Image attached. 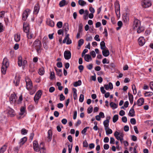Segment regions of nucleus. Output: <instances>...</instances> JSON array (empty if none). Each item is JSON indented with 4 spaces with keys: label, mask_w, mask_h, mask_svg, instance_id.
<instances>
[{
    "label": "nucleus",
    "mask_w": 153,
    "mask_h": 153,
    "mask_svg": "<svg viewBox=\"0 0 153 153\" xmlns=\"http://www.w3.org/2000/svg\"><path fill=\"white\" fill-rule=\"evenodd\" d=\"M44 143L42 142L40 144V147H39L38 142L37 141L35 140L33 142V149L36 152H39L40 150H41L40 152H42V150H43V153H45V148L44 147Z\"/></svg>",
    "instance_id": "f257e3e1"
},
{
    "label": "nucleus",
    "mask_w": 153,
    "mask_h": 153,
    "mask_svg": "<svg viewBox=\"0 0 153 153\" xmlns=\"http://www.w3.org/2000/svg\"><path fill=\"white\" fill-rule=\"evenodd\" d=\"M33 46L36 50L37 52L39 53L41 50V44L39 40H36L33 43Z\"/></svg>",
    "instance_id": "f03ea898"
},
{
    "label": "nucleus",
    "mask_w": 153,
    "mask_h": 153,
    "mask_svg": "<svg viewBox=\"0 0 153 153\" xmlns=\"http://www.w3.org/2000/svg\"><path fill=\"white\" fill-rule=\"evenodd\" d=\"M142 7L145 8L149 7L152 5V3L149 0H143L141 1Z\"/></svg>",
    "instance_id": "7ed1b4c3"
},
{
    "label": "nucleus",
    "mask_w": 153,
    "mask_h": 153,
    "mask_svg": "<svg viewBox=\"0 0 153 153\" xmlns=\"http://www.w3.org/2000/svg\"><path fill=\"white\" fill-rule=\"evenodd\" d=\"M25 82L27 89L28 90H31L33 87V85L30 79L27 77L25 79Z\"/></svg>",
    "instance_id": "20e7f679"
},
{
    "label": "nucleus",
    "mask_w": 153,
    "mask_h": 153,
    "mask_svg": "<svg viewBox=\"0 0 153 153\" xmlns=\"http://www.w3.org/2000/svg\"><path fill=\"white\" fill-rule=\"evenodd\" d=\"M30 11V10L29 9H27L24 11L22 15V19L23 20H26Z\"/></svg>",
    "instance_id": "39448f33"
},
{
    "label": "nucleus",
    "mask_w": 153,
    "mask_h": 153,
    "mask_svg": "<svg viewBox=\"0 0 153 153\" xmlns=\"http://www.w3.org/2000/svg\"><path fill=\"white\" fill-rule=\"evenodd\" d=\"M42 94V91L39 90L36 93L34 97V100L37 103L39 100Z\"/></svg>",
    "instance_id": "423d86ee"
},
{
    "label": "nucleus",
    "mask_w": 153,
    "mask_h": 153,
    "mask_svg": "<svg viewBox=\"0 0 153 153\" xmlns=\"http://www.w3.org/2000/svg\"><path fill=\"white\" fill-rule=\"evenodd\" d=\"M140 26V22L139 20L137 19H135L133 22V29H135L136 28Z\"/></svg>",
    "instance_id": "0eeeda50"
},
{
    "label": "nucleus",
    "mask_w": 153,
    "mask_h": 153,
    "mask_svg": "<svg viewBox=\"0 0 153 153\" xmlns=\"http://www.w3.org/2000/svg\"><path fill=\"white\" fill-rule=\"evenodd\" d=\"M114 136L118 140H120L121 138H123L124 134L122 133H120L117 131H116L114 133Z\"/></svg>",
    "instance_id": "6e6552de"
},
{
    "label": "nucleus",
    "mask_w": 153,
    "mask_h": 153,
    "mask_svg": "<svg viewBox=\"0 0 153 153\" xmlns=\"http://www.w3.org/2000/svg\"><path fill=\"white\" fill-rule=\"evenodd\" d=\"M138 42L139 45L140 46H142L144 44L145 40L143 37L141 36L139 38Z\"/></svg>",
    "instance_id": "1a4fd4ad"
},
{
    "label": "nucleus",
    "mask_w": 153,
    "mask_h": 153,
    "mask_svg": "<svg viewBox=\"0 0 153 153\" xmlns=\"http://www.w3.org/2000/svg\"><path fill=\"white\" fill-rule=\"evenodd\" d=\"M20 80V78L19 76H16L15 77V79L14 80L13 83L16 86L19 85Z\"/></svg>",
    "instance_id": "9d476101"
},
{
    "label": "nucleus",
    "mask_w": 153,
    "mask_h": 153,
    "mask_svg": "<svg viewBox=\"0 0 153 153\" xmlns=\"http://www.w3.org/2000/svg\"><path fill=\"white\" fill-rule=\"evenodd\" d=\"M23 28V30L24 32L27 33H29V27L27 24L24 23Z\"/></svg>",
    "instance_id": "9b49d317"
},
{
    "label": "nucleus",
    "mask_w": 153,
    "mask_h": 153,
    "mask_svg": "<svg viewBox=\"0 0 153 153\" xmlns=\"http://www.w3.org/2000/svg\"><path fill=\"white\" fill-rule=\"evenodd\" d=\"M48 39V38L46 37H44L43 39L42 42L43 47L46 50H47L48 48V46L46 44V40Z\"/></svg>",
    "instance_id": "f8f14e48"
},
{
    "label": "nucleus",
    "mask_w": 153,
    "mask_h": 153,
    "mask_svg": "<svg viewBox=\"0 0 153 153\" xmlns=\"http://www.w3.org/2000/svg\"><path fill=\"white\" fill-rule=\"evenodd\" d=\"M16 95L15 94H11L10 97V100L11 103H13L14 101V102L16 101Z\"/></svg>",
    "instance_id": "ddd939ff"
},
{
    "label": "nucleus",
    "mask_w": 153,
    "mask_h": 153,
    "mask_svg": "<svg viewBox=\"0 0 153 153\" xmlns=\"http://www.w3.org/2000/svg\"><path fill=\"white\" fill-rule=\"evenodd\" d=\"M3 64L4 65L3 66L6 67V68L8 67L9 65V62L7 58H4L3 60Z\"/></svg>",
    "instance_id": "4468645a"
},
{
    "label": "nucleus",
    "mask_w": 153,
    "mask_h": 153,
    "mask_svg": "<svg viewBox=\"0 0 153 153\" xmlns=\"http://www.w3.org/2000/svg\"><path fill=\"white\" fill-rule=\"evenodd\" d=\"M39 10V7L38 4H36L35 6L34 10V13L36 14L38 13Z\"/></svg>",
    "instance_id": "2eb2a0df"
},
{
    "label": "nucleus",
    "mask_w": 153,
    "mask_h": 153,
    "mask_svg": "<svg viewBox=\"0 0 153 153\" xmlns=\"http://www.w3.org/2000/svg\"><path fill=\"white\" fill-rule=\"evenodd\" d=\"M48 136L47 138L48 139V142H50L52 139V131L51 130H49L48 132Z\"/></svg>",
    "instance_id": "dca6fc26"
},
{
    "label": "nucleus",
    "mask_w": 153,
    "mask_h": 153,
    "mask_svg": "<svg viewBox=\"0 0 153 153\" xmlns=\"http://www.w3.org/2000/svg\"><path fill=\"white\" fill-rule=\"evenodd\" d=\"M102 53L103 56L105 57L108 56L109 54V51L108 49L103 50Z\"/></svg>",
    "instance_id": "f3484780"
},
{
    "label": "nucleus",
    "mask_w": 153,
    "mask_h": 153,
    "mask_svg": "<svg viewBox=\"0 0 153 153\" xmlns=\"http://www.w3.org/2000/svg\"><path fill=\"white\" fill-rule=\"evenodd\" d=\"M144 102V99L142 98H139L137 101V104L138 106L142 105Z\"/></svg>",
    "instance_id": "a211bd4d"
},
{
    "label": "nucleus",
    "mask_w": 153,
    "mask_h": 153,
    "mask_svg": "<svg viewBox=\"0 0 153 153\" xmlns=\"http://www.w3.org/2000/svg\"><path fill=\"white\" fill-rule=\"evenodd\" d=\"M64 57H71V53L69 51H66L64 52Z\"/></svg>",
    "instance_id": "6ab92c4d"
},
{
    "label": "nucleus",
    "mask_w": 153,
    "mask_h": 153,
    "mask_svg": "<svg viewBox=\"0 0 153 153\" xmlns=\"http://www.w3.org/2000/svg\"><path fill=\"white\" fill-rule=\"evenodd\" d=\"M63 28H64L65 30V34H67L68 31L69 30V25L68 23H64L63 26Z\"/></svg>",
    "instance_id": "aec40b11"
},
{
    "label": "nucleus",
    "mask_w": 153,
    "mask_h": 153,
    "mask_svg": "<svg viewBox=\"0 0 153 153\" xmlns=\"http://www.w3.org/2000/svg\"><path fill=\"white\" fill-rule=\"evenodd\" d=\"M7 146L6 144L4 145L0 149V153H4L6 150Z\"/></svg>",
    "instance_id": "412c9836"
},
{
    "label": "nucleus",
    "mask_w": 153,
    "mask_h": 153,
    "mask_svg": "<svg viewBox=\"0 0 153 153\" xmlns=\"http://www.w3.org/2000/svg\"><path fill=\"white\" fill-rule=\"evenodd\" d=\"M7 146L6 144L4 145L0 149V153H4L6 150Z\"/></svg>",
    "instance_id": "4be33fe9"
},
{
    "label": "nucleus",
    "mask_w": 153,
    "mask_h": 153,
    "mask_svg": "<svg viewBox=\"0 0 153 153\" xmlns=\"http://www.w3.org/2000/svg\"><path fill=\"white\" fill-rule=\"evenodd\" d=\"M8 113L11 117L13 116L15 114L14 110L11 108H9L8 110Z\"/></svg>",
    "instance_id": "5701e85b"
},
{
    "label": "nucleus",
    "mask_w": 153,
    "mask_h": 153,
    "mask_svg": "<svg viewBox=\"0 0 153 153\" xmlns=\"http://www.w3.org/2000/svg\"><path fill=\"white\" fill-rule=\"evenodd\" d=\"M54 69L56 71L57 74L59 76H61L62 74L61 69H58L56 67H55Z\"/></svg>",
    "instance_id": "b1692460"
},
{
    "label": "nucleus",
    "mask_w": 153,
    "mask_h": 153,
    "mask_svg": "<svg viewBox=\"0 0 153 153\" xmlns=\"http://www.w3.org/2000/svg\"><path fill=\"white\" fill-rule=\"evenodd\" d=\"M134 112L133 107H132L128 113V115L131 117H133L134 116Z\"/></svg>",
    "instance_id": "393cba45"
},
{
    "label": "nucleus",
    "mask_w": 153,
    "mask_h": 153,
    "mask_svg": "<svg viewBox=\"0 0 153 153\" xmlns=\"http://www.w3.org/2000/svg\"><path fill=\"white\" fill-rule=\"evenodd\" d=\"M46 23L48 25L51 27H53L54 25V22L51 20L50 19L49 20H48Z\"/></svg>",
    "instance_id": "a878e982"
},
{
    "label": "nucleus",
    "mask_w": 153,
    "mask_h": 153,
    "mask_svg": "<svg viewBox=\"0 0 153 153\" xmlns=\"http://www.w3.org/2000/svg\"><path fill=\"white\" fill-rule=\"evenodd\" d=\"M128 18L126 14H124L123 16V20L125 23H127L128 21Z\"/></svg>",
    "instance_id": "bb28decb"
},
{
    "label": "nucleus",
    "mask_w": 153,
    "mask_h": 153,
    "mask_svg": "<svg viewBox=\"0 0 153 153\" xmlns=\"http://www.w3.org/2000/svg\"><path fill=\"white\" fill-rule=\"evenodd\" d=\"M101 49L103 50L106 49V48L105 45V43L104 41L101 42L100 43Z\"/></svg>",
    "instance_id": "cd10ccee"
},
{
    "label": "nucleus",
    "mask_w": 153,
    "mask_h": 153,
    "mask_svg": "<svg viewBox=\"0 0 153 153\" xmlns=\"http://www.w3.org/2000/svg\"><path fill=\"white\" fill-rule=\"evenodd\" d=\"M106 134L107 135L111 134L112 133V131L111 129L109 128V127L105 128Z\"/></svg>",
    "instance_id": "c85d7f7f"
},
{
    "label": "nucleus",
    "mask_w": 153,
    "mask_h": 153,
    "mask_svg": "<svg viewBox=\"0 0 153 153\" xmlns=\"http://www.w3.org/2000/svg\"><path fill=\"white\" fill-rule=\"evenodd\" d=\"M20 34H16L15 35L14 39L15 41L16 42H18L20 40Z\"/></svg>",
    "instance_id": "c756f323"
},
{
    "label": "nucleus",
    "mask_w": 153,
    "mask_h": 153,
    "mask_svg": "<svg viewBox=\"0 0 153 153\" xmlns=\"http://www.w3.org/2000/svg\"><path fill=\"white\" fill-rule=\"evenodd\" d=\"M27 138L26 137L22 138L20 140V145H23L27 141Z\"/></svg>",
    "instance_id": "7c9ffc66"
},
{
    "label": "nucleus",
    "mask_w": 153,
    "mask_h": 153,
    "mask_svg": "<svg viewBox=\"0 0 153 153\" xmlns=\"http://www.w3.org/2000/svg\"><path fill=\"white\" fill-rule=\"evenodd\" d=\"M115 12L116 13H117V12L120 11V6L119 4L117 3L115 5ZM120 12H119V13Z\"/></svg>",
    "instance_id": "2f4dec72"
},
{
    "label": "nucleus",
    "mask_w": 153,
    "mask_h": 153,
    "mask_svg": "<svg viewBox=\"0 0 153 153\" xmlns=\"http://www.w3.org/2000/svg\"><path fill=\"white\" fill-rule=\"evenodd\" d=\"M110 105L111 107L113 109H114L117 108V105L113 102H111L110 103Z\"/></svg>",
    "instance_id": "473e14b6"
},
{
    "label": "nucleus",
    "mask_w": 153,
    "mask_h": 153,
    "mask_svg": "<svg viewBox=\"0 0 153 153\" xmlns=\"http://www.w3.org/2000/svg\"><path fill=\"white\" fill-rule=\"evenodd\" d=\"M45 73L44 68L43 67H41L39 69L38 71V73L41 75H43Z\"/></svg>",
    "instance_id": "72a5a7b5"
},
{
    "label": "nucleus",
    "mask_w": 153,
    "mask_h": 153,
    "mask_svg": "<svg viewBox=\"0 0 153 153\" xmlns=\"http://www.w3.org/2000/svg\"><path fill=\"white\" fill-rule=\"evenodd\" d=\"M137 32L138 33H140L143 32L144 30V28L142 26H140V27H137Z\"/></svg>",
    "instance_id": "f704fd0d"
},
{
    "label": "nucleus",
    "mask_w": 153,
    "mask_h": 153,
    "mask_svg": "<svg viewBox=\"0 0 153 153\" xmlns=\"http://www.w3.org/2000/svg\"><path fill=\"white\" fill-rule=\"evenodd\" d=\"M78 2L79 5L82 6H84L86 4V3L83 0H79Z\"/></svg>",
    "instance_id": "c9c22d12"
},
{
    "label": "nucleus",
    "mask_w": 153,
    "mask_h": 153,
    "mask_svg": "<svg viewBox=\"0 0 153 153\" xmlns=\"http://www.w3.org/2000/svg\"><path fill=\"white\" fill-rule=\"evenodd\" d=\"M109 121L108 120H105L103 122V124L105 127V128H108L109 126Z\"/></svg>",
    "instance_id": "e433bc0d"
},
{
    "label": "nucleus",
    "mask_w": 153,
    "mask_h": 153,
    "mask_svg": "<svg viewBox=\"0 0 153 153\" xmlns=\"http://www.w3.org/2000/svg\"><path fill=\"white\" fill-rule=\"evenodd\" d=\"M73 91L74 98V100H75L77 97L76 90L75 88H73Z\"/></svg>",
    "instance_id": "4c0bfd02"
},
{
    "label": "nucleus",
    "mask_w": 153,
    "mask_h": 153,
    "mask_svg": "<svg viewBox=\"0 0 153 153\" xmlns=\"http://www.w3.org/2000/svg\"><path fill=\"white\" fill-rule=\"evenodd\" d=\"M82 82L80 80H79L77 82H75L74 84V87H77L78 86H79L81 85Z\"/></svg>",
    "instance_id": "58836bf2"
},
{
    "label": "nucleus",
    "mask_w": 153,
    "mask_h": 153,
    "mask_svg": "<svg viewBox=\"0 0 153 153\" xmlns=\"http://www.w3.org/2000/svg\"><path fill=\"white\" fill-rule=\"evenodd\" d=\"M25 111V107H22L20 109V115H23Z\"/></svg>",
    "instance_id": "ea45409f"
},
{
    "label": "nucleus",
    "mask_w": 153,
    "mask_h": 153,
    "mask_svg": "<svg viewBox=\"0 0 153 153\" xmlns=\"http://www.w3.org/2000/svg\"><path fill=\"white\" fill-rule=\"evenodd\" d=\"M65 0H62L60 1L59 3V5L60 7H62L65 6Z\"/></svg>",
    "instance_id": "a19ab883"
},
{
    "label": "nucleus",
    "mask_w": 153,
    "mask_h": 153,
    "mask_svg": "<svg viewBox=\"0 0 153 153\" xmlns=\"http://www.w3.org/2000/svg\"><path fill=\"white\" fill-rule=\"evenodd\" d=\"M118 119V115H114L113 118V122L115 123Z\"/></svg>",
    "instance_id": "79ce46f5"
},
{
    "label": "nucleus",
    "mask_w": 153,
    "mask_h": 153,
    "mask_svg": "<svg viewBox=\"0 0 153 153\" xmlns=\"http://www.w3.org/2000/svg\"><path fill=\"white\" fill-rule=\"evenodd\" d=\"M153 94V93L152 92H146L144 93L145 96L146 97H150Z\"/></svg>",
    "instance_id": "37998d69"
},
{
    "label": "nucleus",
    "mask_w": 153,
    "mask_h": 153,
    "mask_svg": "<svg viewBox=\"0 0 153 153\" xmlns=\"http://www.w3.org/2000/svg\"><path fill=\"white\" fill-rule=\"evenodd\" d=\"M28 130L25 128H22L21 131V134L22 135H25L27 133Z\"/></svg>",
    "instance_id": "c03bdc74"
},
{
    "label": "nucleus",
    "mask_w": 153,
    "mask_h": 153,
    "mask_svg": "<svg viewBox=\"0 0 153 153\" xmlns=\"http://www.w3.org/2000/svg\"><path fill=\"white\" fill-rule=\"evenodd\" d=\"M22 58H18V64L19 66H21L22 65Z\"/></svg>",
    "instance_id": "a18cd8bd"
},
{
    "label": "nucleus",
    "mask_w": 153,
    "mask_h": 153,
    "mask_svg": "<svg viewBox=\"0 0 153 153\" xmlns=\"http://www.w3.org/2000/svg\"><path fill=\"white\" fill-rule=\"evenodd\" d=\"M84 40L82 39H81L78 41V46L79 47L81 46L83 44Z\"/></svg>",
    "instance_id": "49530a36"
},
{
    "label": "nucleus",
    "mask_w": 153,
    "mask_h": 153,
    "mask_svg": "<svg viewBox=\"0 0 153 153\" xmlns=\"http://www.w3.org/2000/svg\"><path fill=\"white\" fill-rule=\"evenodd\" d=\"M7 68H6V67H4V66H3L1 68V72L2 73L4 74H5L6 73Z\"/></svg>",
    "instance_id": "de8ad7c7"
},
{
    "label": "nucleus",
    "mask_w": 153,
    "mask_h": 153,
    "mask_svg": "<svg viewBox=\"0 0 153 153\" xmlns=\"http://www.w3.org/2000/svg\"><path fill=\"white\" fill-rule=\"evenodd\" d=\"M79 28L78 32L81 33L82 31V23H80L79 24Z\"/></svg>",
    "instance_id": "09e8293b"
},
{
    "label": "nucleus",
    "mask_w": 153,
    "mask_h": 153,
    "mask_svg": "<svg viewBox=\"0 0 153 153\" xmlns=\"http://www.w3.org/2000/svg\"><path fill=\"white\" fill-rule=\"evenodd\" d=\"M56 25L58 28H61L62 25V22L60 21L59 22L57 23Z\"/></svg>",
    "instance_id": "8fccbe9b"
},
{
    "label": "nucleus",
    "mask_w": 153,
    "mask_h": 153,
    "mask_svg": "<svg viewBox=\"0 0 153 153\" xmlns=\"http://www.w3.org/2000/svg\"><path fill=\"white\" fill-rule=\"evenodd\" d=\"M84 99V96L83 94H81L80 95L79 98V101L80 102H83Z\"/></svg>",
    "instance_id": "3c124183"
},
{
    "label": "nucleus",
    "mask_w": 153,
    "mask_h": 153,
    "mask_svg": "<svg viewBox=\"0 0 153 153\" xmlns=\"http://www.w3.org/2000/svg\"><path fill=\"white\" fill-rule=\"evenodd\" d=\"M89 128V127H86L84 128L83 130H82L81 133L82 134H84L86 132L87 129Z\"/></svg>",
    "instance_id": "603ef678"
},
{
    "label": "nucleus",
    "mask_w": 153,
    "mask_h": 153,
    "mask_svg": "<svg viewBox=\"0 0 153 153\" xmlns=\"http://www.w3.org/2000/svg\"><path fill=\"white\" fill-rule=\"evenodd\" d=\"M130 123L133 125L135 124L136 123L135 119L134 118H131L130 120Z\"/></svg>",
    "instance_id": "864d4df0"
},
{
    "label": "nucleus",
    "mask_w": 153,
    "mask_h": 153,
    "mask_svg": "<svg viewBox=\"0 0 153 153\" xmlns=\"http://www.w3.org/2000/svg\"><path fill=\"white\" fill-rule=\"evenodd\" d=\"M27 37L28 39H31L32 38L33 36V35L32 34L29 33H27Z\"/></svg>",
    "instance_id": "5fc2aeb1"
},
{
    "label": "nucleus",
    "mask_w": 153,
    "mask_h": 153,
    "mask_svg": "<svg viewBox=\"0 0 153 153\" xmlns=\"http://www.w3.org/2000/svg\"><path fill=\"white\" fill-rule=\"evenodd\" d=\"M102 62L103 64H108L109 63V61L108 60L106 59V58H105L103 60Z\"/></svg>",
    "instance_id": "6e6d98bb"
},
{
    "label": "nucleus",
    "mask_w": 153,
    "mask_h": 153,
    "mask_svg": "<svg viewBox=\"0 0 153 153\" xmlns=\"http://www.w3.org/2000/svg\"><path fill=\"white\" fill-rule=\"evenodd\" d=\"M65 99V97L62 94H61L60 95V101H63Z\"/></svg>",
    "instance_id": "4d7b16f0"
},
{
    "label": "nucleus",
    "mask_w": 153,
    "mask_h": 153,
    "mask_svg": "<svg viewBox=\"0 0 153 153\" xmlns=\"http://www.w3.org/2000/svg\"><path fill=\"white\" fill-rule=\"evenodd\" d=\"M128 96L129 97V100H133V95L130 93H128Z\"/></svg>",
    "instance_id": "13d9d810"
},
{
    "label": "nucleus",
    "mask_w": 153,
    "mask_h": 153,
    "mask_svg": "<svg viewBox=\"0 0 153 153\" xmlns=\"http://www.w3.org/2000/svg\"><path fill=\"white\" fill-rule=\"evenodd\" d=\"M99 36L98 35H96L94 37V39L97 41H100V39L99 38Z\"/></svg>",
    "instance_id": "bf43d9fd"
},
{
    "label": "nucleus",
    "mask_w": 153,
    "mask_h": 153,
    "mask_svg": "<svg viewBox=\"0 0 153 153\" xmlns=\"http://www.w3.org/2000/svg\"><path fill=\"white\" fill-rule=\"evenodd\" d=\"M93 111V107H91V108H88L87 110L88 113V114L91 113Z\"/></svg>",
    "instance_id": "052dcab7"
},
{
    "label": "nucleus",
    "mask_w": 153,
    "mask_h": 153,
    "mask_svg": "<svg viewBox=\"0 0 153 153\" xmlns=\"http://www.w3.org/2000/svg\"><path fill=\"white\" fill-rule=\"evenodd\" d=\"M88 51V50L87 49H85L83 51L82 54V56L83 57L84 56L85 53H86Z\"/></svg>",
    "instance_id": "680f3d73"
},
{
    "label": "nucleus",
    "mask_w": 153,
    "mask_h": 153,
    "mask_svg": "<svg viewBox=\"0 0 153 153\" xmlns=\"http://www.w3.org/2000/svg\"><path fill=\"white\" fill-rule=\"evenodd\" d=\"M78 68L80 72H81L83 70L84 67L82 65H80L78 67Z\"/></svg>",
    "instance_id": "e2e57ef3"
},
{
    "label": "nucleus",
    "mask_w": 153,
    "mask_h": 153,
    "mask_svg": "<svg viewBox=\"0 0 153 153\" xmlns=\"http://www.w3.org/2000/svg\"><path fill=\"white\" fill-rule=\"evenodd\" d=\"M83 146L87 147L88 146V144L86 140H84L83 142Z\"/></svg>",
    "instance_id": "0e129e2a"
},
{
    "label": "nucleus",
    "mask_w": 153,
    "mask_h": 153,
    "mask_svg": "<svg viewBox=\"0 0 153 153\" xmlns=\"http://www.w3.org/2000/svg\"><path fill=\"white\" fill-rule=\"evenodd\" d=\"M54 73L53 72H51L50 74V79H53L55 78Z\"/></svg>",
    "instance_id": "69168bd1"
},
{
    "label": "nucleus",
    "mask_w": 153,
    "mask_h": 153,
    "mask_svg": "<svg viewBox=\"0 0 153 153\" xmlns=\"http://www.w3.org/2000/svg\"><path fill=\"white\" fill-rule=\"evenodd\" d=\"M114 140V139L113 137H111L110 138V143L113 144H114L115 143Z\"/></svg>",
    "instance_id": "338daca9"
},
{
    "label": "nucleus",
    "mask_w": 153,
    "mask_h": 153,
    "mask_svg": "<svg viewBox=\"0 0 153 153\" xmlns=\"http://www.w3.org/2000/svg\"><path fill=\"white\" fill-rule=\"evenodd\" d=\"M122 120L123 122L126 123L127 122V118L126 117H122Z\"/></svg>",
    "instance_id": "774afa93"
}]
</instances>
